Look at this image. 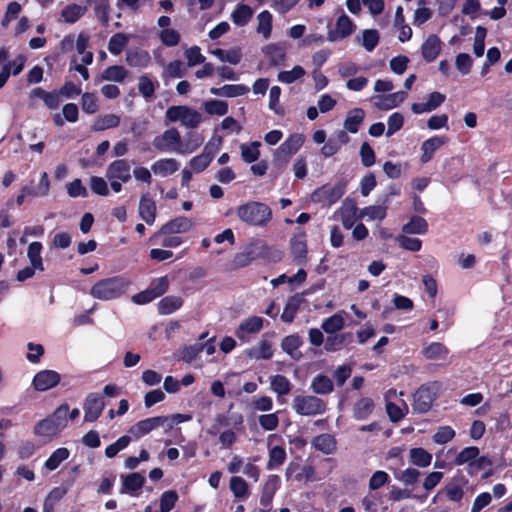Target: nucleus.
Returning a JSON list of instances; mask_svg holds the SVG:
<instances>
[{
    "instance_id": "c85d7f7f",
    "label": "nucleus",
    "mask_w": 512,
    "mask_h": 512,
    "mask_svg": "<svg viewBox=\"0 0 512 512\" xmlns=\"http://www.w3.org/2000/svg\"><path fill=\"white\" fill-rule=\"evenodd\" d=\"M249 92V87L243 84H227L219 88L212 87L210 93L221 97H238Z\"/></svg>"
},
{
    "instance_id": "bb28decb",
    "label": "nucleus",
    "mask_w": 512,
    "mask_h": 512,
    "mask_svg": "<svg viewBox=\"0 0 512 512\" xmlns=\"http://www.w3.org/2000/svg\"><path fill=\"white\" fill-rule=\"evenodd\" d=\"M311 443L316 450L327 455L334 453L337 448L335 437L328 433H323L314 437Z\"/></svg>"
},
{
    "instance_id": "6e6d98bb",
    "label": "nucleus",
    "mask_w": 512,
    "mask_h": 512,
    "mask_svg": "<svg viewBox=\"0 0 512 512\" xmlns=\"http://www.w3.org/2000/svg\"><path fill=\"white\" fill-rule=\"evenodd\" d=\"M479 448L475 446L466 447L459 452L455 458V465L460 466L467 464L468 466L472 461L479 456Z\"/></svg>"
},
{
    "instance_id": "9d476101",
    "label": "nucleus",
    "mask_w": 512,
    "mask_h": 512,
    "mask_svg": "<svg viewBox=\"0 0 512 512\" xmlns=\"http://www.w3.org/2000/svg\"><path fill=\"white\" fill-rule=\"evenodd\" d=\"M220 145L221 139H218L217 143L212 141L206 143L202 153L190 160L189 165L191 169L196 173L204 171L211 163L215 154L219 151Z\"/></svg>"
},
{
    "instance_id": "1a4fd4ad",
    "label": "nucleus",
    "mask_w": 512,
    "mask_h": 512,
    "mask_svg": "<svg viewBox=\"0 0 512 512\" xmlns=\"http://www.w3.org/2000/svg\"><path fill=\"white\" fill-rule=\"evenodd\" d=\"M180 141V133L176 128L165 130L162 134L157 135L153 141V147L159 152H175L178 154V144Z\"/></svg>"
},
{
    "instance_id": "052dcab7",
    "label": "nucleus",
    "mask_w": 512,
    "mask_h": 512,
    "mask_svg": "<svg viewBox=\"0 0 512 512\" xmlns=\"http://www.w3.org/2000/svg\"><path fill=\"white\" fill-rule=\"evenodd\" d=\"M128 37L123 33L114 34L108 43V50L113 55H119L128 44Z\"/></svg>"
},
{
    "instance_id": "f03ea898",
    "label": "nucleus",
    "mask_w": 512,
    "mask_h": 512,
    "mask_svg": "<svg viewBox=\"0 0 512 512\" xmlns=\"http://www.w3.org/2000/svg\"><path fill=\"white\" fill-rule=\"evenodd\" d=\"M68 411V404L60 405L50 416L35 425L34 433L49 440L57 436L67 426Z\"/></svg>"
},
{
    "instance_id": "774afa93",
    "label": "nucleus",
    "mask_w": 512,
    "mask_h": 512,
    "mask_svg": "<svg viewBox=\"0 0 512 512\" xmlns=\"http://www.w3.org/2000/svg\"><path fill=\"white\" fill-rule=\"evenodd\" d=\"M259 425L266 431H274L279 426L278 413L262 414L258 417Z\"/></svg>"
},
{
    "instance_id": "aec40b11",
    "label": "nucleus",
    "mask_w": 512,
    "mask_h": 512,
    "mask_svg": "<svg viewBox=\"0 0 512 512\" xmlns=\"http://www.w3.org/2000/svg\"><path fill=\"white\" fill-rule=\"evenodd\" d=\"M290 249L291 254L293 256V260L300 265H303L307 262V243H306V234L304 232H300L295 234L290 241Z\"/></svg>"
},
{
    "instance_id": "a19ab883",
    "label": "nucleus",
    "mask_w": 512,
    "mask_h": 512,
    "mask_svg": "<svg viewBox=\"0 0 512 512\" xmlns=\"http://www.w3.org/2000/svg\"><path fill=\"white\" fill-rule=\"evenodd\" d=\"M287 458L286 450L283 446H274L269 449V458L266 464L268 470H273L284 464Z\"/></svg>"
},
{
    "instance_id": "79ce46f5",
    "label": "nucleus",
    "mask_w": 512,
    "mask_h": 512,
    "mask_svg": "<svg viewBox=\"0 0 512 512\" xmlns=\"http://www.w3.org/2000/svg\"><path fill=\"white\" fill-rule=\"evenodd\" d=\"M409 457L413 465L421 468L428 467L432 460V454L421 447L410 449Z\"/></svg>"
},
{
    "instance_id": "39448f33",
    "label": "nucleus",
    "mask_w": 512,
    "mask_h": 512,
    "mask_svg": "<svg viewBox=\"0 0 512 512\" xmlns=\"http://www.w3.org/2000/svg\"><path fill=\"white\" fill-rule=\"evenodd\" d=\"M293 410L301 416H316L325 413L327 405L324 400L313 395H297L292 401Z\"/></svg>"
},
{
    "instance_id": "20e7f679",
    "label": "nucleus",
    "mask_w": 512,
    "mask_h": 512,
    "mask_svg": "<svg viewBox=\"0 0 512 512\" xmlns=\"http://www.w3.org/2000/svg\"><path fill=\"white\" fill-rule=\"evenodd\" d=\"M440 389L441 383L438 381L429 382L419 387L413 395V411L419 414L429 411Z\"/></svg>"
},
{
    "instance_id": "603ef678",
    "label": "nucleus",
    "mask_w": 512,
    "mask_h": 512,
    "mask_svg": "<svg viewBox=\"0 0 512 512\" xmlns=\"http://www.w3.org/2000/svg\"><path fill=\"white\" fill-rule=\"evenodd\" d=\"M128 72L123 66L113 65L107 67L102 73V79L106 81L123 82Z\"/></svg>"
},
{
    "instance_id": "412c9836",
    "label": "nucleus",
    "mask_w": 512,
    "mask_h": 512,
    "mask_svg": "<svg viewBox=\"0 0 512 512\" xmlns=\"http://www.w3.org/2000/svg\"><path fill=\"white\" fill-rule=\"evenodd\" d=\"M407 98V93L398 91L388 95H379L372 98L375 107L380 110H390L399 106Z\"/></svg>"
},
{
    "instance_id": "4be33fe9",
    "label": "nucleus",
    "mask_w": 512,
    "mask_h": 512,
    "mask_svg": "<svg viewBox=\"0 0 512 512\" xmlns=\"http://www.w3.org/2000/svg\"><path fill=\"white\" fill-rule=\"evenodd\" d=\"M343 227L347 230L351 229L360 217V211L353 202H344L341 208L337 211Z\"/></svg>"
},
{
    "instance_id": "cd10ccee",
    "label": "nucleus",
    "mask_w": 512,
    "mask_h": 512,
    "mask_svg": "<svg viewBox=\"0 0 512 512\" xmlns=\"http://www.w3.org/2000/svg\"><path fill=\"white\" fill-rule=\"evenodd\" d=\"M365 118V111L361 108H354L348 111L344 121L345 133L355 134L359 131Z\"/></svg>"
},
{
    "instance_id": "a878e982",
    "label": "nucleus",
    "mask_w": 512,
    "mask_h": 512,
    "mask_svg": "<svg viewBox=\"0 0 512 512\" xmlns=\"http://www.w3.org/2000/svg\"><path fill=\"white\" fill-rule=\"evenodd\" d=\"M302 343L303 341L298 334H292L282 339L281 348L292 359L299 360L302 357V353L299 351V347Z\"/></svg>"
},
{
    "instance_id": "ea45409f",
    "label": "nucleus",
    "mask_w": 512,
    "mask_h": 512,
    "mask_svg": "<svg viewBox=\"0 0 512 512\" xmlns=\"http://www.w3.org/2000/svg\"><path fill=\"white\" fill-rule=\"evenodd\" d=\"M126 62L131 67L144 68L151 63V56L145 50L130 51L127 53Z\"/></svg>"
},
{
    "instance_id": "5fc2aeb1",
    "label": "nucleus",
    "mask_w": 512,
    "mask_h": 512,
    "mask_svg": "<svg viewBox=\"0 0 512 512\" xmlns=\"http://www.w3.org/2000/svg\"><path fill=\"white\" fill-rule=\"evenodd\" d=\"M321 327L327 334H335L344 327V318L340 314H334L325 319Z\"/></svg>"
},
{
    "instance_id": "ddd939ff",
    "label": "nucleus",
    "mask_w": 512,
    "mask_h": 512,
    "mask_svg": "<svg viewBox=\"0 0 512 512\" xmlns=\"http://www.w3.org/2000/svg\"><path fill=\"white\" fill-rule=\"evenodd\" d=\"M194 223L185 216H178L165 223L159 231L153 236L154 238L169 234H184L192 230Z\"/></svg>"
},
{
    "instance_id": "7ed1b4c3",
    "label": "nucleus",
    "mask_w": 512,
    "mask_h": 512,
    "mask_svg": "<svg viewBox=\"0 0 512 512\" xmlns=\"http://www.w3.org/2000/svg\"><path fill=\"white\" fill-rule=\"evenodd\" d=\"M237 216L252 226H264L272 218L271 209L263 203L251 201L237 208Z\"/></svg>"
},
{
    "instance_id": "09e8293b",
    "label": "nucleus",
    "mask_w": 512,
    "mask_h": 512,
    "mask_svg": "<svg viewBox=\"0 0 512 512\" xmlns=\"http://www.w3.org/2000/svg\"><path fill=\"white\" fill-rule=\"evenodd\" d=\"M257 22V33L268 39L272 30V14L267 10L260 12L257 16Z\"/></svg>"
},
{
    "instance_id": "2f4dec72",
    "label": "nucleus",
    "mask_w": 512,
    "mask_h": 512,
    "mask_svg": "<svg viewBox=\"0 0 512 512\" xmlns=\"http://www.w3.org/2000/svg\"><path fill=\"white\" fill-rule=\"evenodd\" d=\"M248 357L255 360H269L273 357V348L271 342L262 339L257 346L247 351Z\"/></svg>"
},
{
    "instance_id": "4468645a",
    "label": "nucleus",
    "mask_w": 512,
    "mask_h": 512,
    "mask_svg": "<svg viewBox=\"0 0 512 512\" xmlns=\"http://www.w3.org/2000/svg\"><path fill=\"white\" fill-rule=\"evenodd\" d=\"M355 29L356 25L354 22L346 14H342L336 20L335 28L328 32L327 39L330 42L342 40L350 36Z\"/></svg>"
},
{
    "instance_id": "a18cd8bd",
    "label": "nucleus",
    "mask_w": 512,
    "mask_h": 512,
    "mask_svg": "<svg viewBox=\"0 0 512 512\" xmlns=\"http://www.w3.org/2000/svg\"><path fill=\"white\" fill-rule=\"evenodd\" d=\"M120 123V117L116 114H105L98 116L93 122L94 131H103L109 128L117 127Z\"/></svg>"
},
{
    "instance_id": "3c124183",
    "label": "nucleus",
    "mask_w": 512,
    "mask_h": 512,
    "mask_svg": "<svg viewBox=\"0 0 512 512\" xmlns=\"http://www.w3.org/2000/svg\"><path fill=\"white\" fill-rule=\"evenodd\" d=\"M338 137V141L329 139L322 147L321 152L325 157H331L336 154L339 151L341 145L347 143L349 140L345 131H340Z\"/></svg>"
},
{
    "instance_id": "dca6fc26",
    "label": "nucleus",
    "mask_w": 512,
    "mask_h": 512,
    "mask_svg": "<svg viewBox=\"0 0 512 512\" xmlns=\"http://www.w3.org/2000/svg\"><path fill=\"white\" fill-rule=\"evenodd\" d=\"M107 179H118L127 183L131 179V165L127 159L111 162L106 169Z\"/></svg>"
},
{
    "instance_id": "f8f14e48",
    "label": "nucleus",
    "mask_w": 512,
    "mask_h": 512,
    "mask_svg": "<svg viewBox=\"0 0 512 512\" xmlns=\"http://www.w3.org/2000/svg\"><path fill=\"white\" fill-rule=\"evenodd\" d=\"M344 192L345 187L341 183H337L333 186L324 185L313 192L312 200L314 202H323L332 205L343 196Z\"/></svg>"
},
{
    "instance_id": "473e14b6",
    "label": "nucleus",
    "mask_w": 512,
    "mask_h": 512,
    "mask_svg": "<svg viewBox=\"0 0 512 512\" xmlns=\"http://www.w3.org/2000/svg\"><path fill=\"white\" fill-rule=\"evenodd\" d=\"M253 13V9L250 6L238 4L231 13V20L235 25L242 27L248 24Z\"/></svg>"
},
{
    "instance_id": "8fccbe9b",
    "label": "nucleus",
    "mask_w": 512,
    "mask_h": 512,
    "mask_svg": "<svg viewBox=\"0 0 512 512\" xmlns=\"http://www.w3.org/2000/svg\"><path fill=\"white\" fill-rule=\"evenodd\" d=\"M69 456H70V451L67 448H65V447L58 448L45 461L44 466L49 471H53V470L57 469L63 461L68 459Z\"/></svg>"
},
{
    "instance_id": "72a5a7b5",
    "label": "nucleus",
    "mask_w": 512,
    "mask_h": 512,
    "mask_svg": "<svg viewBox=\"0 0 512 512\" xmlns=\"http://www.w3.org/2000/svg\"><path fill=\"white\" fill-rule=\"evenodd\" d=\"M310 388L315 394L326 395L333 391L334 384L328 376L318 374L312 379Z\"/></svg>"
},
{
    "instance_id": "680f3d73",
    "label": "nucleus",
    "mask_w": 512,
    "mask_h": 512,
    "mask_svg": "<svg viewBox=\"0 0 512 512\" xmlns=\"http://www.w3.org/2000/svg\"><path fill=\"white\" fill-rule=\"evenodd\" d=\"M387 215L386 206H368L360 210V217H367L368 220H383Z\"/></svg>"
},
{
    "instance_id": "6e6552de",
    "label": "nucleus",
    "mask_w": 512,
    "mask_h": 512,
    "mask_svg": "<svg viewBox=\"0 0 512 512\" xmlns=\"http://www.w3.org/2000/svg\"><path fill=\"white\" fill-rule=\"evenodd\" d=\"M265 320L260 316H250L243 319L235 330V336L242 342L247 343L251 335L258 334L264 327Z\"/></svg>"
},
{
    "instance_id": "a211bd4d",
    "label": "nucleus",
    "mask_w": 512,
    "mask_h": 512,
    "mask_svg": "<svg viewBox=\"0 0 512 512\" xmlns=\"http://www.w3.org/2000/svg\"><path fill=\"white\" fill-rule=\"evenodd\" d=\"M421 354L426 360L446 363L449 358L450 351L440 342H430L423 346Z\"/></svg>"
},
{
    "instance_id": "393cba45",
    "label": "nucleus",
    "mask_w": 512,
    "mask_h": 512,
    "mask_svg": "<svg viewBox=\"0 0 512 512\" xmlns=\"http://www.w3.org/2000/svg\"><path fill=\"white\" fill-rule=\"evenodd\" d=\"M375 404L372 398L362 397L358 399L352 408L353 418L358 421H364L374 411Z\"/></svg>"
},
{
    "instance_id": "13d9d810",
    "label": "nucleus",
    "mask_w": 512,
    "mask_h": 512,
    "mask_svg": "<svg viewBox=\"0 0 512 512\" xmlns=\"http://www.w3.org/2000/svg\"><path fill=\"white\" fill-rule=\"evenodd\" d=\"M379 33L375 29L363 30L361 36V44L366 51L371 52L379 43Z\"/></svg>"
},
{
    "instance_id": "7c9ffc66",
    "label": "nucleus",
    "mask_w": 512,
    "mask_h": 512,
    "mask_svg": "<svg viewBox=\"0 0 512 512\" xmlns=\"http://www.w3.org/2000/svg\"><path fill=\"white\" fill-rule=\"evenodd\" d=\"M144 483V476L137 472L122 476L121 493L133 494L134 492L140 490Z\"/></svg>"
},
{
    "instance_id": "4d7b16f0",
    "label": "nucleus",
    "mask_w": 512,
    "mask_h": 512,
    "mask_svg": "<svg viewBox=\"0 0 512 512\" xmlns=\"http://www.w3.org/2000/svg\"><path fill=\"white\" fill-rule=\"evenodd\" d=\"M305 73V70L301 66L296 65L291 70L279 72L277 79L282 83L291 84L302 78Z\"/></svg>"
},
{
    "instance_id": "4c0bfd02",
    "label": "nucleus",
    "mask_w": 512,
    "mask_h": 512,
    "mask_svg": "<svg viewBox=\"0 0 512 512\" xmlns=\"http://www.w3.org/2000/svg\"><path fill=\"white\" fill-rule=\"evenodd\" d=\"M270 388L277 396H285L290 393L292 384L284 375H273L270 377Z\"/></svg>"
},
{
    "instance_id": "f257e3e1",
    "label": "nucleus",
    "mask_w": 512,
    "mask_h": 512,
    "mask_svg": "<svg viewBox=\"0 0 512 512\" xmlns=\"http://www.w3.org/2000/svg\"><path fill=\"white\" fill-rule=\"evenodd\" d=\"M130 282L122 276L101 279L90 289V295L101 301L117 299L126 293Z\"/></svg>"
},
{
    "instance_id": "0eeeda50",
    "label": "nucleus",
    "mask_w": 512,
    "mask_h": 512,
    "mask_svg": "<svg viewBox=\"0 0 512 512\" xmlns=\"http://www.w3.org/2000/svg\"><path fill=\"white\" fill-rule=\"evenodd\" d=\"M169 417L168 416H155L146 418L143 420L138 421L137 423L133 424L128 432L131 435V439L134 438L135 440L140 439L141 437L147 435L154 429L164 426L166 423H168Z\"/></svg>"
},
{
    "instance_id": "37998d69",
    "label": "nucleus",
    "mask_w": 512,
    "mask_h": 512,
    "mask_svg": "<svg viewBox=\"0 0 512 512\" xmlns=\"http://www.w3.org/2000/svg\"><path fill=\"white\" fill-rule=\"evenodd\" d=\"M183 304V300L179 296H167L162 298L158 303L159 313L168 315L178 310Z\"/></svg>"
},
{
    "instance_id": "6ab92c4d",
    "label": "nucleus",
    "mask_w": 512,
    "mask_h": 512,
    "mask_svg": "<svg viewBox=\"0 0 512 512\" xmlns=\"http://www.w3.org/2000/svg\"><path fill=\"white\" fill-rule=\"evenodd\" d=\"M305 137L303 134L294 133L290 135L276 150L278 158L287 159L295 154L303 145Z\"/></svg>"
},
{
    "instance_id": "c03bdc74",
    "label": "nucleus",
    "mask_w": 512,
    "mask_h": 512,
    "mask_svg": "<svg viewBox=\"0 0 512 512\" xmlns=\"http://www.w3.org/2000/svg\"><path fill=\"white\" fill-rule=\"evenodd\" d=\"M261 143L259 141H253L249 144H241V158L246 163H253L258 160L260 156V148Z\"/></svg>"
},
{
    "instance_id": "338daca9",
    "label": "nucleus",
    "mask_w": 512,
    "mask_h": 512,
    "mask_svg": "<svg viewBox=\"0 0 512 512\" xmlns=\"http://www.w3.org/2000/svg\"><path fill=\"white\" fill-rule=\"evenodd\" d=\"M81 108L87 114H95L99 109L96 95L84 93L81 98Z\"/></svg>"
},
{
    "instance_id": "c9c22d12",
    "label": "nucleus",
    "mask_w": 512,
    "mask_h": 512,
    "mask_svg": "<svg viewBox=\"0 0 512 512\" xmlns=\"http://www.w3.org/2000/svg\"><path fill=\"white\" fill-rule=\"evenodd\" d=\"M86 12V7L79 4H69L61 10V20L68 24L77 22Z\"/></svg>"
},
{
    "instance_id": "864d4df0",
    "label": "nucleus",
    "mask_w": 512,
    "mask_h": 512,
    "mask_svg": "<svg viewBox=\"0 0 512 512\" xmlns=\"http://www.w3.org/2000/svg\"><path fill=\"white\" fill-rule=\"evenodd\" d=\"M157 82H153L148 76L143 75L138 80V90L145 99H151L155 95Z\"/></svg>"
},
{
    "instance_id": "e433bc0d",
    "label": "nucleus",
    "mask_w": 512,
    "mask_h": 512,
    "mask_svg": "<svg viewBox=\"0 0 512 512\" xmlns=\"http://www.w3.org/2000/svg\"><path fill=\"white\" fill-rule=\"evenodd\" d=\"M302 302L303 299L298 295H294L288 298L283 313L281 315V320L285 323L293 322L295 315L300 309Z\"/></svg>"
},
{
    "instance_id": "bf43d9fd",
    "label": "nucleus",
    "mask_w": 512,
    "mask_h": 512,
    "mask_svg": "<svg viewBox=\"0 0 512 512\" xmlns=\"http://www.w3.org/2000/svg\"><path fill=\"white\" fill-rule=\"evenodd\" d=\"M131 442V437L123 435L118 438L114 443L108 445L105 449V455L107 458H114L120 451L128 447Z\"/></svg>"
},
{
    "instance_id": "c756f323",
    "label": "nucleus",
    "mask_w": 512,
    "mask_h": 512,
    "mask_svg": "<svg viewBox=\"0 0 512 512\" xmlns=\"http://www.w3.org/2000/svg\"><path fill=\"white\" fill-rule=\"evenodd\" d=\"M156 204L147 195H143L139 202V215L148 224L152 225L156 219Z\"/></svg>"
},
{
    "instance_id": "e2e57ef3",
    "label": "nucleus",
    "mask_w": 512,
    "mask_h": 512,
    "mask_svg": "<svg viewBox=\"0 0 512 512\" xmlns=\"http://www.w3.org/2000/svg\"><path fill=\"white\" fill-rule=\"evenodd\" d=\"M205 111L210 115L223 116L228 112V104L221 100H208L204 103Z\"/></svg>"
},
{
    "instance_id": "0e129e2a",
    "label": "nucleus",
    "mask_w": 512,
    "mask_h": 512,
    "mask_svg": "<svg viewBox=\"0 0 512 512\" xmlns=\"http://www.w3.org/2000/svg\"><path fill=\"white\" fill-rule=\"evenodd\" d=\"M94 11L101 24L107 26L110 20V5L108 0L97 1Z\"/></svg>"
},
{
    "instance_id": "de8ad7c7",
    "label": "nucleus",
    "mask_w": 512,
    "mask_h": 512,
    "mask_svg": "<svg viewBox=\"0 0 512 512\" xmlns=\"http://www.w3.org/2000/svg\"><path fill=\"white\" fill-rule=\"evenodd\" d=\"M406 234H425L428 231L427 221L420 216H413L408 223L402 227Z\"/></svg>"
},
{
    "instance_id": "2eb2a0df",
    "label": "nucleus",
    "mask_w": 512,
    "mask_h": 512,
    "mask_svg": "<svg viewBox=\"0 0 512 512\" xmlns=\"http://www.w3.org/2000/svg\"><path fill=\"white\" fill-rule=\"evenodd\" d=\"M61 376L54 370H41L35 374L32 385L35 390L44 392L54 388L60 383Z\"/></svg>"
},
{
    "instance_id": "b1692460",
    "label": "nucleus",
    "mask_w": 512,
    "mask_h": 512,
    "mask_svg": "<svg viewBox=\"0 0 512 512\" xmlns=\"http://www.w3.org/2000/svg\"><path fill=\"white\" fill-rule=\"evenodd\" d=\"M447 142V138L443 136H434L425 140L421 144V163L425 164L429 162L434 153Z\"/></svg>"
},
{
    "instance_id": "49530a36",
    "label": "nucleus",
    "mask_w": 512,
    "mask_h": 512,
    "mask_svg": "<svg viewBox=\"0 0 512 512\" xmlns=\"http://www.w3.org/2000/svg\"><path fill=\"white\" fill-rule=\"evenodd\" d=\"M230 490L233 495L241 500H245L249 496V487L245 479L240 476H233L230 479Z\"/></svg>"
},
{
    "instance_id": "f704fd0d",
    "label": "nucleus",
    "mask_w": 512,
    "mask_h": 512,
    "mask_svg": "<svg viewBox=\"0 0 512 512\" xmlns=\"http://www.w3.org/2000/svg\"><path fill=\"white\" fill-rule=\"evenodd\" d=\"M203 143L201 135L196 133L187 134V138L182 141L180 139L178 144V154H191L196 151Z\"/></svg>"
},
{
    "instance_id": "69168bd1",
    "label": "nucleus",
    "mask_w": 512,
    "mask_h": 512,
    "mask_svg": "<svg viewBox=\"0 0 512 512\" xmlns=\"http://www.w3.org/2000/svg\"><path fill=\"white\" fill-rule=\"evenodd\" d=\"M281 88L273 86L269 92V109L274 111L277 115L284 114V108L280 105Z\"/></svg>"
},
{
    "instance_id": "423d86ee",
    "label": "nucleus",
    "mask_w": 512,
    "mask_h": 512,
    "mask_svg": "<svg viewBox=\"0 0 512 512\" xmlns=\"http://www.w3.org/2000/svg\"><path fill=\"white\" fill-rule=\"evenodd\" d=\"M165 117L169 122H180L187 128H195L202 121V115L198 111L184 105L169 107Z\"/></svg>"
},
{
    "instance_id": "9b49d317",
    "label": "nucleus",
    "mask_w": 512,
    "mask_h": 512,
    "mask_svg": "<svg viewBox=\"0 0 512 512\" xmlns=\"http://www.w3.org/2000/svg\"><path fill=\"white\" fill-rule=\"evenodd\" d=\"M105 408V401L98 393H89L83 404L84 421L94 422L102 414Z\"/></svg>"
},
{
    "instance_id": "f3484780",
    "label": "nucleus",
    "mask_w": 512,
    "mask_h": 512,
    "mask_svg": "<svg viewBox=\"0 0 512 512\" xmlns=\"http://www.w3.org/2000/svg\"><path fill=\"white\" fill-rule=\"evenodd\" d=\"M443 43L436 34H430L421 45V55L427 63L437 59L442 50Z\"/></svg>"
},
{
    "instance_id": "58836bf2",
    "label": "nucleus",
    "mask_w": 512,
    "mask_h": 512,
    "mask_svg": "<svg viewBox=\"0 0 512 512\" xmlns=\"http://www.w3.org/2000/svg\"><path fill=\"white\" fill-rule=\"evenodd\" d=\"M42 249L43 246L38 241L30 243L27 249V257L30 261V265L34 266V268H37L39 272H43L45 269L41 256Z\"/></svg>"
},
{
    "instance_id": "5701e85b",
    "label": "nucleus",
    "mask_w": 512,
    "mask_h": 512,
    "mask_svg": "<svg viewBox=\"0 0 512 512\" xmlns=\"http://www.w3.org/2000/svg\"><path fill=\"white\" fill-rule=\"evenodd\" d=\"M180 168V162L175 158H161L151 165V171L159 177L165 178L176 173Z\"/></svg>"
}]
</instances>
